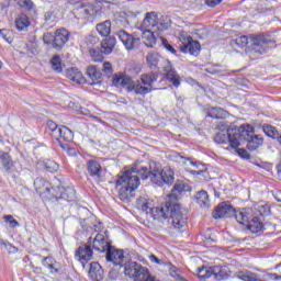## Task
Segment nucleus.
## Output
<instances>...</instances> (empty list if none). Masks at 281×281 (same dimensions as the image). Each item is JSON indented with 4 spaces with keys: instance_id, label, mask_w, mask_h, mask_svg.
<instances>
[{
    "instance_id": "cd10ccee",
    "label": "nucleus",
    "mask_w": 281,
    "mask_h": 281,
    "mask_svg": "<svg viewBox=\"0 0 281 281\" xmlns=\"http://www.w3.org/2000/svg\"><path fill=\"white\" fill-rule=\"evenodd\" d=\"M30 18L23 13L18 15L15 19V27L19 30V32H25V30L30 27Z\"/></svg>"
},
{
    "instance_id": "e2e57ef3",
    "label": "nucleus",
    "mask_w": 281,
    "mask_h": 281,
    "mask_svg": "<svg viewBox=\"0 0 281 281\" xmlns=\"http://www.w3.org/2000/svg\"><path fill=\"white\" fill-rule=\"evenodd\" d=\"M149 260H150V262H155V265H161L160 259L157 258V256H155V255H150Z\"/></svg>"
},
{
    "instance_id": "bb28decb",
    "label": "nucleus",
    "mask_w": 281,
    "mask_h": 281,
    "mask_svg": "<svg viewBox=\"0 0 281 281\" xmlns=\"http://www.w3.org/2000/svg\"><path fill=\"white\" fill-rule=\"evenodd\" d=\"M89 276L93 281H101L102 280V266L98 262L90 263V271Z\"/></svg>"
},
{
    "instance_id": "338daca9",
    "label": "nucleus",
    "mask_w": 281,
    "mask_h": 281,
    "mask_svg": "<svg viewBox=\"0 0 281 281\" xmlns=\"http://www.w3.org/2000/svg\"><path fill=\"white\" fill-rule=\"evenodd\" d=\"M81 113L82 115H89V111H87V109H81Z\"/></svg>"
},
{
    "instance_id": "f3484780",
    "label": "nucleus",
    "mask_w": 281,
    "mask_h": 281,
    "mask_svg": "<svg viewBox=\"0 0 281 281\" xmlns=\"http://www.w3.org/2000/svg\"><path fill=\"white\" fill-rule=\"evenodd\" d=\"M55 194H57V196L54 198V201H60L63 199L64 201L71 203V201L76 199V190L71 187L66 189L64 187H58L55 189Z\"/></svg>"
},
{
    "instance_id": "79ce46f5",
    "label": "nucleus",
    "mask_w": 281,
    "mask_h": 281,
    "mask_svg": "<svg viewBox=\"0 0 281 281\" xmlns=\"http://www.w3.org/2000/svg\"><path fill=\"white\" fill-rule=\"evenodd\" d=\"M50 65H52V69H54V71H56L57 74L63 72V61L60 60V57L58 55H55L50 59Z\"/></svg>"
},
{
    "instance_id": "2eb2a0df",
    "label": "nucleus",
    "mask_w": 281,
    "mask_h": 281,
    "mask_svg": "<svg viewBox=\"0 0 281 281\" xmlns=\"http://www.w3.org/2000/svg\"><path fill=\"white\" fill-rule=\"evenodd\" d=\"M138 172L143 181H146V179H148L149 177L151 183H155L156 186H159V187L164 186V178L160 171L150 172V170H148L147 167H140Z\"/></svg>"
},
{
    "instance_id": "13d9d810",
    "label": "nucleus",
    "mask_w": 281,
    "mask_h": 281,
    "mask_svg": "<svg viewBox=\"0 0 281 281\" xmlns=\"http://www.w3.org/2000/svg\"><path fill=\"white\" fill-rule=\"evenodd\" d=\"M10 31L2 29L0 30V36L3 38L7 43H10V37H9Z\"/></svg>"
},
{
    "instance_id": "6e6d98bb",
    "label": "nucleus",
    "mask_w": 281,
    "mask_h": 281,
    "mask_svg": "<svg viewBox=\"0 0 281 281\" xmlns=\"http://www.w3.org/2000/svg\"><path fill=\"white\" fill-rule=\"evenodd\" d=\"M43 42L45 45H52V43H54V35H52V33H45L43 36Z\"/></svg>"
},
{
    "instance_id": "39448f33",
    "label": "nucleus",
    "mask_w": 281,
    "mask_h": 281,
    "mask_svg": "<svg viewBox=\"0 0 281 281\" xmlns=\"http://www.w3.org/2000/svg\"><path fill=\"white\" fill-rule=\"evenodd\" d=\"M239 146L243 139L247 142L248 150H258L262 146L265 139L260 135L254 134V127L249 124H243L238 127Z\"/></svg>"
},
{
    "instance_id": "4d7b16f0",
    "label": "nucleus",
    "mask_w": 281,
    "mask_h": 281,
    "mask_svg": "<svg viewBox=\"0 0 281 281\" xmlns=\"http://www.w3.org/2000/svg\"><path fill=\"white\" fill-rule=\"evenodd\" d=\"M205 3L209 8H216V5L223 3V0H205Z\"/></svg>"
},
{
    "instance_id": "69168bd1",
    "label": "nucleus",
    "mask_w": 281,
    "mask_h": 281,
    "mask_svg": "<svg viewBox=\"0 0 281 281\" xmlns=\"http://www.w3.org/2000/svg\"><path fill=\"white\" fill-rule=\"evenodd\" d=\"M268 277L270 278V280H281V276H278L276 273H270L268 274Z\"/></svg>"
},
{
    "instance_id": "412c9836",
    "label": "nucleus",
    "mask_w": 281,
    "mask_h": 281,
    "mask_svg": "<svg viewBox=\"0 0 281 281\" xmlns=\"http://www.w3.org/2000/svg\"><path fill=\"white\" fill-rule=\"evenodd\" d=\"M66 78H68V80H72V82H77V85H85V82H87L82 71L75 67L66 69Z\"/></svg>"
},
{
    "instance_id": "473e14b6",
    "label": "nucleus",
    "mask_w": 281,
    "mask_h": 281,
    "mask_svg": "<svg viewBox=\"0 0 281 281\" xmlns=\"http://www.w3.org/2000/svg\"><path fill=\"white\" fill-rule=\"evenodd\" d=\"M160 175L162 177L164 183H166L167 186H172L175 183V171H172V168L165 167L160 171Z\"/></svg>"
},
{
    "instance_id": "a211bd4d",
    "label": "nucleus",
    "mask_w": 281,
    "mask_h": 281,
    "mask_svg": "<svg viewBox=\"0 0 281 281\" xmlns=\"http://www.w3.org/2000/svg\"><path fill=\"white\" fill-rule=\"evenodd\" d=\"M106 251V261L113 262L115 267H122V262H124V251L122 250H115L111 247L105 250Z\"/></svg>"
},
{
    "instance_id": "f257e3e1",
    "label": "nucleus",
    "mask_w": 281,
    "mask_h": 281,
    "mask_svg": "<svg viewBox=\"0 0 281 281\" xmlns=\"http://www.w3.org/2000/svg\"><path fill=\"white\" fill-rule=\"evenodd\" d=\"M136 207L137 210H140V212L150 214L154 221H159L160 223H164V221H169L175 229L186 227L188 221V211L179 203L171 204L170 202H166L160 206L154 207L153 200L148 198H138L136 200Z\"/></svg>"
},
{
    "instance_id": "864d4df0",
    "label": "nucleus",
    "mask_w": 281,
    "mask_h": 281,
    "mask_svg": "<svg viewBox=\"0 0 281 281\" xmlns=\"http://www.w3.org/2000/svg\"><path fill=\"white\" fill-rule=\"evenodd\" d=\"M234 150H236L237 155H239V157H241V159H249V151H247L244 148H233Z\"/></svg>"
},
{
    "instance_id": "0eeeda50",
    "label": "nucleus",
    "mask_w": 281,
    "mask_h": 281,
    "mask_svg": "<svg viewBox=\"0 0 281 281\" xmlns=\"http://www.w3.org/2000/svg\"><path fill=\"white\" fill-rule=\"evenodd\" d=\"M70 5L75 7V11L81 19H89L90 16H100L102 14V5H91L89 3H85L80 0H68Z\"/></svg>"
},
{
    "instance_id": "c85d7f7f",
    "label": "nucleus",
    "mask_w": 281,
    "mask_h": 281,
    "mask_svg": "<svg viewBox=\"0 0 281 281\" xmlns=\"http://www.w3.org/2000/svg\"><path fill=\"white\" fill-rule=\"evenodd\" d=\"M170 158L172 161H176V164H180V166H196V162L192 161V158H188L186 156H182L179 153H172L170 155Z\"/></svg>"
},
{
    "instance_id": "1a4fd4ad",
    "label": "nucleus",
    "mask_w": 281,
    "mask_h": 281,
    "mask_svg": "<svg viewBox=\"0 0 281 281\" xmlns=\"http://www.w3.org/2000/svg\"><path fill=\"white\" fill-rule=\"evenodd\" d=\"M215 144H229L231 148H238L240 146V133L237 130L231 132H218L214 137Z\"/></svg>"
},
{
    "instance_id": "3c124183",
    "label": "nucleus",
    "mask_w": 281,
    "mask_h": 281,
    "mask_svg": "<svg viewBox=\"0 0 281 281\" xmlns=\"http://www.w3.org/2000/svg\"><path fill=\"white\" fill-rule=\"evenodd\" d=\"M45 168L48 172H58V164L54 160L46 161Z\"/></svg>"
},
{
    "instance_id": "8fccbe9b",
    "label": "nucleus",
    "mask_w": 281,
    "mask_h": 281,
    "mask_svg": "<svg viewBox=\"0 0 281 281\" xmlns=\"http://www.w3.org/2000/svg\"><path fill=\"white\" fill-rule=\"evenodd\" d=\"M47 127L50 131V135L52 137H56V133H58V131L60 130V126H58V124H56V122L54 121H48L47 122Z\"/></svg>"
},
{
    "instance_id": "7c9ffc66",
    "label": "nucleus",
    "mask_w": 281,
    "mask_h": 281,
    "mask_svg": "<svg viewBox=\"0 0 281 281\" xmlns=\"http://www.w3.org/2000/svg\"><path fill=\"white\" fill-rule=\"evenodd\" d=\"M86 76L92 80L90 85H98V81L102 78V72L95 66H89L86 70Z\"/></svg>"
},
{
    "instance_id": "c9c22d12",
    "label": "nucleus",
    "mask_w": 281,
    "mask_h": 281,
    "mask_svg": "<svg viewBox=\"0 0 281 281\" xmlns=\"http://www.w3.org/2000/svg\"><path fill=\"white\" fill-rule=\"evenodd\" d=\"M160 60H161V55H159L158 53H149L146 56L147 65L151 69H157V65H159Z\"/></svg>"
},
{
    "instance_id": "aec40b11",
    "label": "nucleus",
    "mask_w": 281,
    "mask_h": 281,
    "mask_svg": "<svg viewBox=\"0 0 281 281\" xmlns=\"http://www.w3.org/2000/svg\"><path fill=\"white\" fill-rule=\"evenodd\" d=\"M76 258H78L81 265L85 267V265H87V262L93 258L92 247L89 244H87L86 247H79Z\"/></svg>"
},
{
    "instance_id": "f704fd0d",
    "label": "nucleus",
    "mask_w": 281,
    "mask_h": 281,
    "mask_svg": "<svg viewBox=\"0 0 281 281\" xmlns=\"http://www.w3.org/2000/svg\"><path fill=\"white\" fill-rule=\"evenodd\" d=\"M212 273L215 278V280H225L227 278V267L223 266H214L212 267Z\"/></svg>"
},
{
    "instance_id": "a19ab883",
    "label": "nucleus",
    "mask_w": 281,
    "mask_h": 281,
    "mask_svg": "<svg viewBox=\"0 0 281 281\" xmlns=\"http://www.w3.org/2000/svg\"><path fill=\"white\" fill-rule=\"evenodd\" d=\"M89 54L94 63H102L104 60V53L100 48H90Z\"/></svg>"
},
{
    "instance_id": "49530a36",
    "label": "nucleus",
    "mask_w": 281,
    "mask_h": 281,
    "mask_svg": "<svg viewBox=\"0 0 281 281\" xmlns=\"http://www.w3.org/2000/svg\"><path fill=\"white\" fill-rule=\"evenodd\" d=\"M2 218L10 227H20L19 221H16L12 215H4Z\"/></svg>"
},
{
    "instance_id": "a878e982",
    "label": "nucleus",
    "mask_w": 281,
    "mask_h": 281,
    "mask_svg": "<svg viewBox=\"0 0 281 281\" xmlns=\"http://www.w3.org/2000/svg\"><path fill=\"white\" fill-rule=\"evenodd\" d=\"M88 172L90 177H93L94 179H100V175H102V166L95 160H89Z\"/></svg>"
},
{
    "instance_id": "b1692460",
    "label": "nucleus",
    "mask_w": 281,
    "mask_h": 281,
    "mask_svg": "<svg viewBox=\"0 0 281 281\" xmlns=\"http://www.w3.org/2000/svg\"><path fill=\"white\" fill-rule=\"evenodd\" d=\"M206 117H212V120H227L229 112L222 108H211L207 110Z\"/></svg>"
},
{
    "instance_id": "7ed1b4c3",
    "label": "nucleus",
    "mask_w": 281,
    "mask_h": 281,
    "mask_svg": "<svg viewBox=\"0 0 281 281\" xmlns=\"http://www.w3.org/2000/svg\"><path fill=\"white\" fill-rule=\"evenodd\" d=\"M232 216L235 217L239 225L249 223V215H247V210L243 209L240 211H236L232 204L221 203L216 206L213 213V218H232Z\"/></svg>"
},
{
    "instance_id": "680f3d73",
    "label": "nucleus",
    "mask_w": 281,
    "mask_h": 281,
    "mask_svg": "<svg viewBox=\"0 0 281 281\" xmlns=\"http://www.w3.org/2000/svg\"><path fill=\"white\" fill-rule=\"evenodd\" d=\"M56 260H54V258L52 257H46L43 260V265L44 267H46V269L48 268V266L53 265Z\"/></svg>"
},
{
    "instance_id": "5701e85b",
    "label": "nucleus",
    "mask_w": 281,
    "mask_h": 281,
    "mask_svg": "<svg viewBox=\"0 0 281 281\" xmlns=\"http://www.w3.org/2000/svg\"><path fill=\"white\" fill-rule=\"evenodd\" d=\"M55 139H57V142H60V139L64 142H72L74 132H71L67 126H60L58 132L55 133Z\"/></svg>"
},
{
    "instance_id": "f8f14e48",
    "label": "nucleus",
    "mask_w": 281,
    "mask_h": 281,
    "mask_svg": "<svg viewBox=\"0 0 281 281\" xmlns=\"http://www.w3.org/2000/svg\"><path fill=\"white\" fill-rule=\"evenodd\" d=\"M180 52L183 54H191V56H199L201 54V44L198 41L192 40V37H181Z\"/></svg>"
},
{
    "instance_id": "4468645a",
    "label": "nucleus",
    "mask_w": 281,
    "mask_h": 281,
    "mask_svg": "<svg viewBox=\"0 0 281 281\" xmlns=\"http://www.w3.org/2000/svg\"><path fill=\"white\" fill-rule=\"evenodd\" d=\"M142 33V41L145 45V47H149L150 49L153 47H156V45L159 46V43L161 41V32H155L146 29H140Z\"/></svg>"
},
{
    "instance_id": "6ab92c4d",
    "label": "nucleus",
    "mask_w": 281,
    "mask_h": 281,
    "mask_svg": "<svg viewBox=\"0 0 281 281\" xmlns=\"http://www.w3.org/2000/svg\"><path fill=\"white\" fill-rule=\"evenodd\" d=\"M165 74L167 80H169L173 87H181V78L179 77V74H177V70L172 68V64H170V61H166Z\"/></svg>"
},
{
    "instance_id": "5fc2aeb1",
    "label": "nucleus",
    "mask_w": 281,
    "mask_h": 281,
    "mask_svg": "<svg viewBox=\"0 0 281 281\" xmlns=\"http://www.w3.org/2000/svg\"><path fill=\"white\" fill-rule=\"evenodd\" d=\"M103 72L106 76H111V74H113V66L111 65V63L109 61L103 63Z\"/></svg>"
},
{
    "instance_id": "052dcab7",
    "label": "nucleus",
    "mask_w": 281,
    "mask_h": 281,
    "mask_svg": "<svg viewBox=\"0 0 281 281\" xmlns=\"http://www.w3.org/2000/svg\"><path fill=\"white\" fill-rule=\"evenodd\" d=\"M46 269L50 271V273H58V262L50 263Z\"/></svg>"
},
{
    "instance_id": "72a5a7b5",
    "label": "nucleus",
    "mask_w": 281,
    "mask_h": 281,
    "mask_svg": "<svg viewBox=\"0 0 281 281\" xmlns=\"http://www.w3.org/2000/svg\"><path fill=\"white\" fill-rule=\"evenodd\" d=\"M195 199L200 207H210V195L205 190L199 191Z\"/></svg>"
},
{
    "instance_id": "4be33fe9",
    "label": "nucleus",
    "mask_w": 281,
    "mask_h": 281,
    "mask_svg": "<svg viewBox=\"0 0 281 281\" xmlns=\"http://www.w3.org/2000/svg\"><path fill=\"white\" fill-rule=\"evenodd\" d=\"M246 215L248 216V222L241 225H247L248 229H250L252 234H258V232H262L263 226H262V221H260V217L251 218V214H249V212L247 211H246Z\"/></svg>"
},
{
    "instance_id": "0e129e2a",
    "label": "nucleus",
    "mask_w": 281,
    "mask_h": 281,
    "mask_svg": "<svg viewBox=\"0 0 281 281\" xmlns=\"http://www.w3.org/2000/svg\"><path fill=\"white\" fill-rule=\"evenodd\" d=\"M52 16H54V13L52 11H48L44 14L45 21H52Z\"/></svg>"
},
{
    "instance_id": "de8ad7c7",
    "label": "nucleus",
    "mask_w": 281,
    "mask_h": 281,
    "mask_svg": "<svg viewBox=\"0 0 281 281\" xmlns=\"http://www.w3.org/2000/svg\"><path fill=\"white\" fill-rule=\"evenodd\" d=\"M173 190L179 193L188 192V190H190V187L182 181H178L175 183Z\"/></svg>"
},
{
    "instance_id": "a18cd8bd",
    "label": "nucleus",
    "mask_w": 281,
    "mask_h": 281,
    "mask_svg": "<svg viewBox=\"0 0 281 281\" xmlns=\"http://www.w3.org/2000/svg\"><path fill=\"white\" fill-rule=\"evenodd\" d=\"M263 133L268 137H278V130L272 125H263Z\"/></svg>"
},
{
    "instance_id": "ea45409f",
    "label": "nucleus",
    "mask_w": 281,
    "mask_h": 281,
    "mask_svg": "<svg viewBox=\"0 0 281 281\" xmlns=\"http://www.w3.org/2000/svg\"><path fill=\"white\" fill-rule=\"evenodd\" d=\"M122 188L119 190V196L121 201H128L131 199V193L135 192L134 189L126 187L125 184H121Z\"/></svg>"
},
{
    "instance_id": "dca6fc26",
    "label": "nucleus",
    "mask_w": 281,
    "mask_h": 281,
    "mask_svg": "<svg viewBox=\"0 0 281 281\" xmlns=\"http://www.w3.org/2000/svg\"><path fill=\"white\" fill-rule=\"evenodd\" d=\"M68 41H69V31L65 29L57 30L55 32L54 40H53L54 49L59 50L64 48Z\"/></svg>"
},
{
    "instance_id": "423d86ee",
    "label": "nucleus",
    "mask_w": 281,
    "mask_h": 281,
    "mask_svg": "<svg viewBox=\"0 0 281 281\" xmlns=\"http://www.w3.org/2000/svg\"><path fill=\"white\" fill-rule=\"evenodd\" d=\"M139 169L137 167H133L131 169H126L117 179L116 186H125L130 188V190H137L139 188Z\"/></svg>"
},
{
    "instance_id": "9b49d317",
    "label": "nucleus",
    "mask_w": 281,
    "mask_h": 281,
    "mask_svg": "<svg viewBox=\"0 0 281 281\" xmlns=\"http://www.w3.org/2000/svg\"><path fill=\"white\" fill-rule=\"evenodd\" d=\"M250 43L252 45L254 52L257 54H265L269 49V44L273 43L268 35H251Z\"/></svg>"
},
{
    "instance_id": "4c0bfd02",
    "label": "nucleus",
    "mask_w": 281,
    "mask_h": 281,
    "mask_svg": "<svg viewBox=\"0 0 281 281\" xmlns=\"http://www.w3.org/2000/svg\"><path fill=\"white\" fill-rule=\"evenodd\" d=\"M121 87H126L127 91H134L137 83L133 82V79L130 76L122 75Z\"/></svg>"
},
{
    "instance_id": "603ef678",
    "label": "nucleus",
    "mask_w": 281,
    "mask_h": 281,
    "mask_svg": "<svg viewBox=\"0 0 281 281\" xmlns=\"http://www.w3.org/2000/svg\"><path fill=\"white\" fill-rule=\"evenodd\" d=\"M234 43L237 44V47H240V48L247 47V45H249V37L243 35V36L236 38V40L234 41Z\"/></svg>"
},
{
    "instance_id": "09e8293b",
    "label": "nucleus",
    "mask_w": 281,
    "mask_h": 281,
    "mask_svg": "<svg viewBox=\"0 0 281 281\" xmlns=\"http://www.w3.org/2000/svg\"><path fill=\"white\" fill-rule=\"evenodd\" d=\"M15 3L24 10H32V8H34V2H32V0H15Z\"/></svg>"
},
{
    "instance_id": "37998d69",
    "label": "nucleus",
    "mask_w": 281,
    "mask_h": 281,
    "mask_svg": "<svg viewBox=\"0 0 281 281\" xmlns=\"http://www.w3.org/2000/svg\"><path fill=\"white\" fill-rule=\"evenodd\" d=\"M0 161L5 170H10V168H12L13 166L12 157H10L8 153H3L2 155H0Z\"/></svg>"
},
{
    "instance_id": "774afa93",
    "label": "nucleus",
    "mask_w": 281,
    "mask_h": 281,
    "mask_svg": "<svg viewBox=\"0 0 281 281\" xmlns=\"http://www.w3.org/2000/svg\"><path fill=\"white\" fill-rule=\"evenodd\" d=\"M175 198V195H172V194H169V199H173Z\"/></svg>"
},
{
    "instance_id": "9d476101",
    "label": "nucleus",
    "mask_w": 281,
    "mask_h": 281,
    "mask_svg": "<svg viewBox=\"0 0 281 281\" xmlns=\"http://www.w3.org/2000/svg\"><path fill=\"white\" fill-rule=\"evenodd\" d=\"M34 188L42 199L46 201H54L58 194H56V188L52 187V183L43 178H36L34 181Z\"/></svg>"
},
{
    "instance_id": "c756f323",
    "label": "nucleus",
    "mask_w": 281,
    "mask_h": 281,
    "mask_svg": "<svg viewBox=\"0 0 281 281\" xmlns=\"http://www.w3.org/2000/svg\"><path fill=\"white\" fill-rule=\"evenodd\" d=\"M140 268L142 265L135 261H131L124 266V273L125 276H127V278H132L133 280Z\"/></svg>"
},
{
    "instance_id": "2f4dec72",
    "label": "nucleus",
    "mask_w": 281,
    "mask_h": 281,
    "mask_svg": "<svg viewBox=\"0 0 281 281\" xmlns=\"http://www.w3.org/2000/svg\"><path fill=\"white\" fill-rule=\"evenodd\" d=\"M134 281H153L155 278L150 276V272L148 271V268L142 267L138 268V271L136 272V276H134Z\"/></svg>"
},
{
    "instance_id": "6e6552de",
    "label": "nucleus",
    "mask_w": 281,
    "mask_h": 281,
    "mask_svg": "<svg viewBox=\"0 0 281 281\" xmlns=\"http://www.w3.org/2000/svg\"><path fill=\"white\" fill-rule=\"evenodd\" d=\"M159 76L156 72H147L140 75V83H137L135 87V93L136 95H148V93H151V91H155L156 89L153 88V85L157 82V79Z\"/></svg>"
},
{
    "instance_id": "c03bdc74",
    "label": "nucleus",
    "mask_w": 281,
    "mask_h": 281,
    "mask_svg": "<svg viewBox=\"0 0 281 281\" xmlns=\"http://www.w3.org/2000/svg\"><path fill=\"white\" fill-rule=\"evenodd\" d=\"M158 47H164L169 52L170 54H177V49L170 43H168V40L160 37V42L158 43Z\"/></svg>"
},
{
    "instance_id": "f03ea898",
    "label": "nucleus",
    "mask_w": 281,
    "mask_h": 281,
    "mask_svg": "<svg viewBox=\"0 0 281 281\" xmlns=\"http://www.w3.org/2000/svg\"><path fill=\"white\" fill-rule=\"evenodd\" d=\"M94 232L88 238V244L94 249V251H100L104 254L108 249H111V243H109L108 231L104 229L102 223L98 222L93 225Z\"/></svg>"
},
{
    "instance_id": "e433bc0d",
    "label": "nucleus",
    "mask_w": 281,
    "mask_h": 281,
    "mask_svg": "<svg viewBox=\"0 0 281 281\" xmlns=\"http://www.w3.org/2000/svg\"><path fill=\"white\" fill-rule=\"evenodd\" d=\"M97 31L100 34V36H109L111 34V20H106L103 23L98 24Z\"/></svg>"
},
{
    "instance_id": "58836bf2",
    "label": "nucleus",
    "mask_w": 281,
    "mask_h": 281,
    "mask_svg": "<svg viewBox=\"0 0 281 281\" xmlns=\"http://www.w3.org/2000/svg\"><path fill=\"white\" fill-rule=\"evenodd\" d=\"M213 272H212V267L207 268V267H202V268H198V278L200 280H210V278H212Z\"/></svg>"
},
{
    "instance_id": "393cba45",
    "label": "nucleus",
    "mask_w": 281,
    "mask_h": 281,
    "mask_svg": "<svg viewBox=\"0 0 281 281\" xmlns=\"http://www.w3.org/2000/svg\"><path fill=\"white\" fill-rule=\"evenodd\" d=\"M115 37H109L101 42V52L105 56L113 54V49H115Z\"/></svg>"
},
{
    "instance_id": "bf43d9fd",
    "label": "nucleus",
    "mask_w": 281,
    "mask_h": 281,
    "mask_svg": "<svg viewBox=\"0 0 281 281\" xmlns=\"http://www.w3.org/2000/svg\"><path fill=\"white\" fill-rule=\"evenodd\" d=\"M122 76L123 75H114L113 77L114 87H122Z\"/></svg>"
},
{
    "instance_id": "20e7f679",
    "label": "nucleus",
    "mask_w": 281,
    "mask_h": 281,
    "mask_svg": "<svg viewBox=\"0 0 281 281\" xmlns=\"http://www.w3.org/2000/svg\"><path fill=\"white\" fill-rule=\"evenodd\" d=\"M170 27V18L166 15H158L157 12L151 11L145 14L140 30H150L153 32H166Z\"/></svg>"
},
{
    "instance_id": "ddd939ff",
    "label": "nucleus",
    "mask_w": 281,
    "mask_h": 281,
    "mask_svg": "<svg viewBox=\"0 0 281 281\" xmlns=\"http://www.w3.org/2000/svg\"><path fill=\"white\" fill-rule=\"evenodd\" d=\"M116 36L121 40L124 47L128 50L137 49L142 45V38L128 34L126 31L121 30L116 33Z\"/></svg>"
}]
</instances>
